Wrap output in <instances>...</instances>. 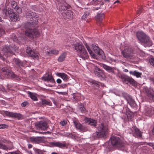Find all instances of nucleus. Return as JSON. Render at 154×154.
I'll return each mask as SVG.
<instances>
[{"label":"nucleus","mask_w":154,"mask_h":154,"mask_svg":"<svg viewBox=\"0 0 154 154\" xmlns=\"http://www.w3.org/2000/svg\"><path fill=\"white\" fill-rule=\"evenodd\" d=\"M26 16L29 22L25 24V27L27 28L25 32V35L29 37L33 38L38 37L39 32L34 27L38 23V16L34 12L28 11L26 12Z\"/></svg>","instance_id":"1"},{"label":"nucleus","mask_w":154,"mask_h":154,"mask_svg":"<svg viewBox=\"0 0 154 154\" xmlns=\"http://www.w3.org/2000/svg\"><path fill=\"white\" fill-rule=\"evenodd\" d=\"M2 14L5 17H9L10 19L13 22H16L19 20L20 18L18 14L14 11L13 9L10 8H7L6 6L4 7L2 9Z\"/></svg>","instance_id":"2"},{"label":"nucleus","mask_w":154,"mask_h":154,"mask_svg":"<svg viewBox=\"0 0 154 154\" xmlns=\"http://www.w3.org/2000/svg\"><path fill=\"white\" fill-rule=\"evenodd\" d=\"M137 37L141 44L145 47H149L152 45V42L150 37L143 32H138Z\"/></svg>","instance_id":"3"},{"label":"nucleus","mask_w":154,"mask_h":154,"mask_svg":"<svg viewBox=\"0 0 154 154\" xmlns=\"http://www.w3.org/2000/svg\"><path fill=\"white\" fill-rule=\"evenodd\" d=\"M73 48L77 52L79 53V57L85 60L88 58V54L83 45L80 43H76L74 44Z\"/></svg>","instance_id":"4"},{"label":"nucleus","mask_w":154,"mask_h":154,"mask_svg":"<svg viewBox=\"0 0 154 154\" xmlns=\"http://www.w3.org/2000/svg\"><path fill=\"white\" fill-rule=\"evenodd\" d=\"M2 70L7 78L19 81L20 80V77L14 73L11 69L6 67H2L0 66V70Z\"/></svg>","instance_id":"5"},{"label":"nucleus","mask_w":154,"mask_h":154,"mask_svg":"<svg viewBox=\"0 0 154 154\" xmlns=\"http://www.w3.org/2000/svg\"><path fill=\"white\" fill-rule=\"evenodd\" d=\"M110 141L112 145L117 148H122L125 145L124 142L119 137L113 136L110 138Z\"/></svg>","instance_id":"6"},{"label":"nucleus","mask_w":154,"mask_h":154,"mask_svg":"<svg viewBox=\"0 0 154 154\" xmlns=\"http://www.w3.org/2000/svg\"><path fill=\"white\" fill-rule=\"evenodd\" d=\"M122 96L131 107L134 108L136 106V104L135 101L130 95L124 92L122 93Z\"/></svg>","instance_id":"7"},{"label":"nucleus","mask_w":154,"mask_h":154,"mask_svg":"<svg viewBox=\"0 0 154 154\" xmlns=\"http://www.w3.org/2000/svg\"><path fill=\"white\" fill-rule=\"evenodd\" d=\"M143 91L149 99L154 102V91L153 90L147 87H144Z\"/></svg>","instance_id":"8"},{"label":"nucleus","mask_w":154,"mask_h":154,"mask_svg":"<svg viewBox=\"0 0 154 154\" xmlns=\"http://www.w3.org/2000/svg\"><path fill=\"white\" fill-rule=\"evenodd\" d=\"M92 47L94 53L97 54L100 58L103 60H105L106 56L102 50H100L97 46L94 44L92 45Z\"/></svg>","instance_id":"9"},{"label":"nucleus","mask_w":154,"mask_h":154,"mask_svg":"<svg viewBox=\"0 0 154 154\" xmlns=\"http://www.w3.org/2000/svg\"><path fill=\"white\" fill-rule=\"evenodd\" d=\"M35 126L37 130H45L48 128V125L46 122L42 121L36 122L35 123Z\"/></svg>","instance_id":"10"},{"label":"nucleus","mask_w":154,"mask_h":154,"mask_svg":"<svg viewBox=\"0 0 154 154\" xmlns=\"http://www.w3.org/2000/svg\"><path fill=\"white\" fill-rule=\"evenodd\" d=\"M123 57L129 59H133L134 57L131 48H127L124 49L122 51Z\"/></svg>","instance_id":"11"},{"label":"nucleus","mask_w":154,"mask_h":154,"mask_svg":"<svg viewBox=\"0 0 154 154\" xmlns=\"http://www.w3.org/2000/svg\"><path fill=\"white\" fill-rule=\"evenodd\" d=\"M97 129L99 132L101 134H102L104 137L106 136V134L108 133V128L106 125L103 123H101L98 126L97 128Z\"/></svg>","instance_id":"12"},{"label":"nucleus","mask_w":154,"mask_h":154,"mask_svg":"<svg viewBox=\"0 0 154 154\" xmlns=\"http://www.w3.org/2000/svg\"><path fill=\"white\" fill-rule=\"evenodd\" d=\"M5 50L6 53L12 55H14L15 52L18 50V48L14 45H10L6 47Z\"/></svg>","instance_id":"13"},{"label":"nucleus","mask_w":154,"mask_h":154,"mask_svg":"<svg viewBox=\"0 0 154 154\" xmlns=\"http://www.w3.org/2000/svg\"><path fill=\"white\" fill-rule=\"evenodd\" d=\"M73 13L70 10H67L65 12L62 13L63 17L66 20H71L73 19Z\"/></svg>","instance_id":"14"},{"label":"nucleus","mask_w":154,"mask_h":154,"mask_svg":"<svg viewBox=\"0 0 154 154\" xmlns=\"http://www.w3.org/2000/svg\"><path fill=\"white\" fill-rule=\"evenodd\" d=\"M26 52L30 56L33 57V58L37 59L39 58L38 53L37 52L32 50L30 47H27Z\"/></svg>","instance_id":"15"},{"label":"nucleus","mask_w":154,"mask_h":154,"mask_svg":"<svg viewBox=\"0 0 154 154\" xmlns=\"http://www.w3.org/2000/svg\"><path fill=\"white\" fill-rule=\"evenodd\" d=\"M73 122L77 129L83 132L86 131H87V128L86 126L82 125L76 121H73Z\"/></svg>","instance_id":"16"},{"label":"nucleus","mask_w":154,"mask_h":154,"mask_svg":"<svg viewBox=\"0 0 154 154\" xmlns=\"http://www.w3.org/2000/svg\"><path fill=\"white\" fill-rule=\"evenodd\" d=\"M50 144L52 147H57L61 149H63L66 146L65 143H61L59 141L50 142Z\"/></svg>","instance_id":"17"},{"label":"nucleus","mask_w":154,"mask_h":154,"mask_svg":"<svg viewBox=\"0 0 154 154\" xmlns=\"http://www.w3.org/2000/svg\"><path fill=\"white\" fill-rule=\"evenodd\" d=\"M42 79L45 81L50 82L54 84L56 83V82L51 74H48L47 76H44Z\"/></svg>","instance_id":"18"},{"label":"nucleus","mask_w":154,"mask_h":154,"mask_svg":"<svg viewBox=\"0 0 154 154\" xmlns=\"http://www.w3.org/2000/svg\"><path fill=\"white\" fill-rule=\"evenodd\" d=\"M85 123H87L90 125L96 127L97 125V122L94 119L91 118H85L84 119Z\"/></svg>","instance_id":"19"},{"label":"nucleus","mask_w":154,"mask_h":154,"mask_svg":"<svg viewBox=\"0 0 154 154\" xmlns=\"http://www.w3.org/2000/svg\"><path fill=\"white\" fill-rule=\"evenodd\" d=\"M104 17V14L103 13L100 12L97 13L95 17L96 21L98 22L99 25H100V24L101 23L102 20Z\"/></svg>","instance_id":"20"},{"label":"nucleus","mask_w":154,"mask_h":154,"mask_svg":"<svg viewBox=\"0 0 154 154\" xmlns=\"http://www.w3.org/2000/svg\"><path fill=\"white\" fill-rule=\"evenodd\" d=\"M133 136L137 138L142 137V133L137 128H134V132L133 133Z\"/></svg>","instance_id":"21"},{"label":"nucleus","mask_w":154,"mask_h":154,"mask_svg":"<svg viewBox=\"0 0 154 154\" xmlns=\"http://www.w3.org/2000/svg\"><path fill=\"white\" fill-rule=\"evenodd\" d=\"M30 140L32 142L35 143H39L42 141V138L41 137H31Z\"/></svg>","instance_id":"22"},{"label":"nucleus","mask_w":154,"mask_h":154,"mask_svg":"<svg viewBox=\"0 0 154 154\" xmlns=\"http://www.w3.org/2000/svg\"><path fill=\"white\" fill-rule=\"evenodd\" d=\"M14 61L17 66L21 68L24 66V64L23 62L19 59L14 58Z\"/></svg>","instance_id":"23"},{"label":"nucleus","mask_w":154,"mask_h":154,"mask_svg":"<svg viewBox=\"0 0 154 154\" xmlns=\"http://www.w3.org/2000/svg\"><path fill=\"white\" fill-rule=\"evenodd\" d=\"M101 66L107 71L109 72H111L113 73H114L113 68L108 66L104 64H102L101 65Z\"/></svg>","instance_id":"24"},{"label":"nucleus","mask_w":154,"mask_h":154,"mask_svg":"<svg viewBox=\"0 0 154 154\" xmlns=\"http://www.w3.org/2000/svg\"><path fill=\"white\" fill-rule=\"evenodd\" d=\"M56 75L61 78L64 81L67 80L69 79V76L64 73H57L56 74Z\"/></svg>","instance_id":"25"},{"label":"nucleus","mask_w":154,"mask_h":154,"mask_svg":"<svg viewBox=\"0 0 154 154\" xmlns=\"http://www.w3.org/2000/svg\"><path fill=\"white\" fill-rule=\"evenodd\" d=\"M92 137L94 139H98L100 138L104 137L102 135V134H101L98 131H97L95 133H93Z\"/></svg>","instance_id":"26"},{"label":"nucleus","mask_w":154,"mask_h":154,"mask_svg":"<svg viewBox=\"0 0 154 154\" xmlns=\"http://www.w3.org/2000/svg\"><path fill=\"white\" fill-rule=\"evenodd\" d=\"M85 46L89 52L90 55L93 58H97V55L96 54L94 53L91 50L90 47L87 44L85 45Z\"/></svg>","instance_id":"27"},{"label":"nucleus","mask_w":154,"mask_h":154,"mask_svg":"<svg viewBox=\"0 0 154 154\" xmlns=\"http://www.w3.org/2000/svg\"><path fill=\"white\" fill-rule=\"evenodd\" d=\"M90 83L92 87L94 89H98L100 85L98 82L95 80L90 82Z\"/></svg>","instance_id":"28"},{"label":"nucleus","mask_w":154,"mask_h":154,"mask_svg":"<svg viewBox=\"0 0 154 154\" xmlns=\"http://www.w3.org/2000/svg\"><path fill=\"white\" fill-rule=\"evenodd\" d=\"M103 74V71L99 68L96 69L95 72V75L99 78L102 77Z\"/></svg>","instance_id":"29"},{"label":"nucleus","mask_w":154,"mask_h":154,"mask_svg":"<svg viewBox=\"0 0 154 154\" xmlns=\"http://www.w3.org/2000/svg\"><path fill=\"white\" fill-rule=\"evenodd\" d=\"M129 73L131 75L135 76L137 78L140 77L142 75V73L138 72L136 70L134 71H130L129 72Z\"/></svg>","instance_id":"30"},{"label":"nucleus","mask_w":154,"mask_h":154,"mask_svg":"<svg viewBox=\"0 0 154 154\" xmlns=\"http://www.w3.org/2000/svg\"><path fill=\"white\" fill-rule=\"evenodd\" d=\"M70 8V5H67L66 6L64 5H62L60 6L59 7V10L61 12L64 11H66V10L67 11Z\"/></svg>","instance_id":"31"},{"label":"nucleus","mask_w":154,"mask_h":154,"mask_svg":"<svg viewBox=\"0 0 154 154\" xmlns=\"http://www.w3.org/2000/svg\"><path fill=\"white\" fill-rule=\"evenodd\" d=\"M40 104L41 105H52V103L50 101L45 99L42 100L40 102Z\"/></svg>","instance_id":"32"},{"label":"nucleus","mask_w":154,"mask_h":154,"mask_svg":"<svg viewBox=\"0 0 154 154\" xmlns=\"http://www.w3.org/2000/svg\"><path fill=\"white\" fill-rule=\"evenodd\" d=\"M128 83L134 86H137V85L136 82L133 79L130 77H129L126 84Z\"/></svg>","instance_id":"33"},{"label":"nucleus","mask_w":154,"mask_h":154,"mask_svg":"<svg viewBox=\"0 0 154 154\" xmlns=\"http://www.w3.org/2000/svg\"><path fill=\"white\" fill-rule=\"evenodd\" d=\"M119 77L122 79L124 83L126 84L129 77L123 74L121 75Z\"/></svg>","instance_id":"34"},{"label":"nucleus","mask_w":154,"mask_h":154,"mask_svg":"<svg viewBox=\"0 0 154 154\" xmlns=\"http://www.w3.org/2000/svg\"><path fill=\"white\" fill-rule=\"evenodd\" d=\"M28 94L29 96L34 101H37L38 100L37 97L33 93L29 92L28 93Z\"/></svg>","instance_id":"35"},{"label":"nucleus","mask_w":154,"mask_h":154,"mask_svg":"<svg viewBox=\"0 0 154 154\" xmlns=\"http://www.w3.org/2000/svg\"><path fill=\"white\" fill-rule=\"evenodd\" d=\"M79 109L82 113H85L86 112V109L83 104L82 103L80 104L79 107Z\"/></svg>","instance_id":"36"},{"label":"nucleus","mask_w":154,"mask_h":154,"mask_svg":"<svg viewBox=\"0 0 154 154\" xmlns=\"http://www.w3.org/2000/svg\"><path fill=\"white\" fill-rule=\"evenodd\" d=\"M66 55L64 53L61 54L58 59V61L60 62H62L65 60Z\"/></svg>","instance_id":"37"},{"label":"nucleus","mask_w":154,"mask_h":154,"mask_svg":"<svg viewBox=\"0 0 154 154\" xmlns=\"http://www.w3.org/2000/svg\"><path fill=\"white\" fill-rule=\"evenodd\" d=\"M12 117L16 118L18 120H20L21 118V116L20 113H13Z\"/></svg>","instance_id":"38"},{"label":"nucleus","mask_w":154,"mask_h":154,"mask_svg":"<svg viewBox=\"0 0 154 154\" xmlns=\"http://www.w3.org/2000/svg\"><path fill=\"white\" fill-rule=\"evenodd\" d=\"M80 95L78 94H73V98L74 100L76 101H79L80 99Z\"/></svg>","instance_id":"39"},{"label":"nucleus","mask_w":154,"mask_h":154,"mask_svg":"<svg viewBox=\"0 0 154 154\" xmlns=\"http://www.w3.org/2000/svg\"><path fill=\"white\" fill-rule=\"evenodd\" d=\"M11 5L12 8L14 9H16V8L17 7L16 2L14 1H13L11 2Z\"/></svg>","instance_id":"40"},{"label":"nucleus","mask_w":154,"mask_h":154,"mask_svg":"<svg viewBox=\"0 0 154 154\" xmlns=\"http://www.w3.org/2000/svg\"><path fill=\"white\" fill-rule=\"evenodd\" d=\"M153 113L154 112L151 109H148L146 111V114L147 115L149 116L153 114Z\"/></svg>","instance_id":"41"},{"label":"nucleus","mask_w":154,"mask_h":154,"mask_svg":"<svg viewBox=\"0 0 154 154\" xmlns=\"http://www.w3.org/2000/svg\"><path fill=\"white\" fill-rule=\"evenodd\" d=\"M13 112H10L8 111H5V114L7 116L9 117H12Z\"/></svg>","instance_id":"42"},{"label":"nucleus","mask_w":154,"mask_h":154,"mask_svg":"<svg viewBox=\"0 0 154 154\" xmlns=\"http://www.w3.org/2000/svg\"><path fill=\"white\" fill-rule=\"evenodd\" d=\"M150 64L154 67V57H152L149 60Z\"/></svg>","instance_id":"43"},{"label":"nucleus","mask_w":154,"mask_h":154,"mask_svg":"<svg viewBox=\"0 0 154 154\" xmlns=\"http://www.w3.org/2000/svg\"><path fill=\"white\" fill-rule=\"evenodd\" d=\"M49 53V54H58V51L57 50H53L50 51Z\"/></svg>","instance_id":"44"},{"label":"nucleus","mask_w":154,"mask_h":154,"mask_svg":"<svg viewBox=\"0 0 154 154\" xmlns=\"http://www.w3.org/2000/svg\"><path fill=\"white\" fill-rule=\"evenodd\" d=\"M5 32L4 30L2 27H0V37L2 35L5 34Z\"/></svg>","instance_id":"45"},{"label":"nucleus","mask_w":154,"mask_h":154,"mask_svg":"<svg viewBox=\"0 0 154 154\" xmlns=\"http://www.w3.org/2000/svg\"><path fill=\"white\" fill-rule=\"evenodd\" d=\"M35 151L36 154H42V151L39 149H35Z\"/></svg>","instance_id":"46"},{"label":"nucleus","mask_w":154,"mask_h":154,"mask_svg":"<svg viewBox=\"0 0 154 154\" xmlns=\"http://www.w3.org/2000/svg\"><path fill=\"white\" fill-rule=\"evenodd\" d=\"M29 103L27 101H24L21 104V106L22 107H25L27 105H28Z\"/></svg>","instance_id":"47"},{"label":"nucleus","mask_w":154,"mask_h":154,"mask_svg":"<svg viewBox=\"0 0 154 154\" xmlns=\"http://www.w3.org/2000/svg\"><path fill=\"white\" fill-rule=\"evenodd\" d=\"M89 13H85L82 16V18L83 20H85L89 15Z\"/></svg>","instance_id":"48"},{"label":"nucleus","mask_w":154,"mask_h":154,"mask_svg":"<svg viewBox=\"0 0 154 154\" xmlns=\"http://www.w3.org/2000/svg\"><path fill=\"white\" fill-rule=\"evenodd\" d=\"M9 154H23L20 151H14L9 153Z\"/></svg>","instance_id":"49"},{"label":"nucleus","mask_w":154,"mask_h":154,"mask_svg":"<svg viewBox=\"0 0 154 154\" xmlns=\"http://www.w3.org/2000/svg\"><path fill=\"white\" fill-rule=\"evenodd\" d=\"M16 10L17 12L18 13H20L22 12V10L21 8L19 6H17L16 8Z\"/></svg>","instance_id":"50"},{"label":"nucleus","mask_w":154,"mask_h":154,"mask_svg":"<svg viewBox=\"0 0 154 154\" xmlns=\"http://www.w3.org/2000/svg\"><path fill=\"white\" fill-rule=\"evenodd\" d=\"M129 120H131V119L132 117H133L134 115L132 113V114H130V115H128V116H127Z\"/></svg>","instance_id":"51"},{"label":"nucleus","mask_w":154,"mask_h":154,"mask_svg":"<svg viewBox=\"0 0 154 154\" xmlns=\"http://www.w3.org/2000/svg\"><path fill=\"white\" fill-rule=\"evenodd\" d=\"M70 135H69V137H70L72 139H74L75 138V136L74 134L73 133H70Z\"/></svg>","instance_id":"52"},{"label":"nucleus","mask_w":154,"mask_h":154,"mask_svg":"<svg viewBox=\"0 0 154 154\" xmlns=\"http://www.w3.org/2000/svg\"><path fill=\"white\" fill-rule=\"evenodd\" d=\"M60 125L62 126H63L65 125L67 123V122L65 120H63L62 121H61L60 122Z\"/></svg>","instance_id":"53"},{"label":"nucleus","mask_w":154,"mask_h":154,"mask_svg":"<svg viewBox=\"0 0 154 154\" xmlns=\"http://www.w3.org/2000/svg\"><path fill=\"white\" fill-rule=\"evenodd\" d=\"M126 115L127 116H128V115H130V114H132L133 113L131 111H129V109H128L127 108L126 109Z\"/></svg>","instance_id":"54"},{"label":"nucleus","mask_w":154,"mask_h":154,"mask_svg":"<svg viewBox=\"0 0 154 154\" xmlns=\"http://www.w3.org/2000/svg\"><path fill=\"white\" fill-rule=\"evenodd\" d=\"M147 144L149 146H152L154 149V143H147Z\"/></svg>","instance_id":"55"},{"label":"nucleus","mask_w":154,"mask_h":154,"mask_svg":"<svg viewBox=\"0 0 154 154\" xmlns=\"http://www.w3.org/2000/svg\"><path fill=\"white\" fill-rule=\"evenodd\" d=\"M66 87V84H61V85L59 86V87L60 88H65Z\"/></svg>","instance_id":"56"},{"label":"nucleus","mask_w":154,"mask_h":154,"mask_svg":"<svg viewBox=\"0 0 154 154\" xmlns=\"http://www.w3.org/2000/svg\"><path fill=\"white\" fill-rule=\"evenodd\" d=\"M70 133H64V134L63 136H65V137H69V135H70Z\"/></svg>","instance_id":"57"},{"label":"nucleus","mask_w":154,"mask_h":154,"mask_svg":"<svg viewBox=\"0 0 154 154\" xmlns=\"http://www.w3.org/2000/svg\"><path fill=\"white\" fill-rule=\"evenodd\" d=\"M56 82L58 84H60L61 83L62 81L60 79H58L57 80Z\"/></svg>","instance_id":"58"},{"label":"nucleus","mask_w":154,"mask_h":154,"mask_svg":"<svg viewBox=\"0 0 154 154\" xmlns=\"http://www.w3.org/2000/svg\"><path fill=\"white\" fill-rule=\"evenodd\" d=\"M141 8H139L137 12V13L138 14H140L141 13Z\"/></svg>","instance_id":"59"},{"label":"nucleus","mask_w":154,"mask_h":154,"mask_svg":"<svg viewBox=\"0 0 154 154\" xmlns=\"http://www.w3.org/2000/svg\"><path fill=\"white\" fill-rule=\"evenodd\" d=\"M32 145L31 144H29L28 145V147L29 148H32Z\"/></svg>","instance_id":"60"},{"label":"nucleus","mask_w":154,"mask_h":154,"mask_svg":"<svg viewBox=\"0 0 154 154\" xmlns=\"http://www.w3.org/2000/svg\"><path fill=\"white\" fill-rule=\"evenodd\" d=\"M5 125H0V128H4V127L3 126Z\"/></svg>","instance_id":"61"},{"label":"nucleus","mask_w":154,"mask_h":154,"mask_svg":"<svg viewBox=\"0 0 154 154\" xmlns=\"http://www.w3.org/2000/svg\"><path fill=\"white\" fill-rule=\"evenodd\" d=\"M119 2H120L119 0H117L115 2L113 3V4H115L116 3H119Z\"/></svg>","instance_id":"62"},{"label":"nucleus","mask_w":154,"mask_h":154,"mask_svg":"<svg viewBox=\"0 0 154 154\" xmlns=\"http://www.w3.org/2000/svg\"><path fill=\"white\" fill-rule=\"evenodd\" d=\"M7 140H2V142H3V143H6V142H7Z\"/></svg>","instance_id":"63"},{"label":"nucleus","mask_w":154,"mask_h":154,"mask_svg":"<svg viewBox=\"0 0 154 154\" xmlns=\"http://www.w3.org/2000/svg\"><path fill=\"white\" fill-rule=\"evenodd\" d=\"M152 134L153 135H154V128H153V129L152 130Z\"/></svg>","instance_id":"64"}]
</instances>
